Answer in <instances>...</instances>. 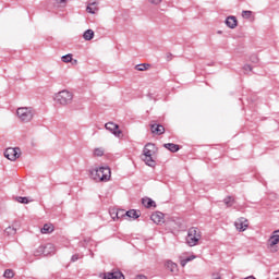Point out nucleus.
<instances>
[{"mask_svg": "<svg viewBox=\"0 0 279 279\" xmlns=\"http://www.w3.org/2000/svg\"><path fill=\"white\" fill-rule=\"evenodd\" d=\"M243 19H252V11H242Z\"/></svg>", "mask_w": 279, "mask_h": 279, "instance_id": "2f4dec72", "label": "nucleus"}, {"mask_svg": "<svg viewBox=\"0 0 279 279\" xmlns=\"http://www.w3.org/2000/svg\"><path fill=\"white\" fill-rule=\"evenodd\" d=\"M74 64H77V60H74Z\"/></svg>", "mask_w": 279, "mask_h": 279, "instance_id": "a18cd8bd", "label": "nucleus"}, {"mask_svg": "<svg viewBox=\"0 0 279 279\" xmlns=\"http://www.w3.org/2000/svg\"><path fill=\"white\" fill-rule=\"evenodd\" d=\"M168 267H170V271H173V269H175V267H178V265L173 262H168Z\"/></svg>", "mask_w": 279, "mask_h": 279, "instance_id": "f704fd0d", "label": "nucleus"}, {"mask_svg": "<svg viewBox=\"0 0 279 279\" xmlns=\"http://www.w3.org/2000/svg\"><path fill=\"white\" fill-rule=\"evenodd\" d=\"M96 173L98 174V182H104V172L101 170V167L100 168H96Z\"/></svg>", "mask_w": 279, "mask_h": 279, "instance_id": "7c9ffc66", "label": "nucleus"}, {"mask_svg": "<svg viewBox=\"0 0 279 279\" xmlns=\"http://www.w3.org/2000/svg\"><path fill=\"white\" fill-rule=\"evenodd\" d=\"M213 279H221V276H219V275H213Z\"/></svg>", "mask_w": 279, "mask_h": 279, "instance_id": "37998d69", "label": "nucleus"}, {"mask_svg": "<svg viewBox=\"0 0 279 279\" xmlns=\"http://www.w3.org/2000/svg\"><path fill=\"white\" fill-rule=\"evenodd\" d=\"M62 62L65 64H69V62H73V54L69 53L61 58Z\"/></svg>", "mask_w": 279, "mask_h": 279, "instance_id": "393cba45", "label": "nucleus"}, {"mask_svg": "<svg viewBox=\"0 0 279 279\" xmlns=\"http://www.w3.org/2000/svg\"><path fill=\"white\" fill-rule=\"evenodd\" d=\"M105 128L117 138H123V131L119 129V124H116L114 122H107Z\"/></svg>", "mask_w": 279, "mask_h": 279, "instance_id": "39448f33", "label": "nucleus"}, {"mask_svg": "<svg viewBox=\"0 0 279 279\" xmlns=\"http://www.w3.org/2000/svg\"><path fill=\"white\" fill-rule=\"evenodd\" d=\"M16 114L23 123H29L34 119V112L27 107H22L16 110Z\"/></svg>", "mask_w": 279, "mask_h": 279, "instance_id": "20e7f679", "label": "nucleus"}, {"mask_svg": "<svg viewBox=\"0 0 279 279\" xmlns=\"http://www.w3.org/2000/svg\"><path fill=\"white\" fill-rule=\"evenodd\" d=\"M4 234H7V236H14V234H16V228L14 227H8L4 230Z\"/></svg>", "mask_w": 279, "mask_h": 279, "instance_id": "5701e85b", "label": "nucleus"}, {"mask_svg": "<svg viewBox=\"0 0 279 279\" xmlns=\"http://www.w3.org/2000/svg\"><path fill=\"white\" fill-rule=\"evenodd\" d=\"M89 175L93 180H95L96 182H99V177L97 174V168L96 169H93L89 171Z\"/></svg>", "mask_w": 279, "mask_h": 279, "instance_id": "bb28decb", "label": "nucleus"}, {"mask_svg": "<svg viewBox=\"0 0 279 279\" xmlns=\"http://www.w3.org/2000/svg\"><path fill=\"white\" fill-rule=\"evenodd\" d=\"M223 204L227 206V208H232V206H234V204H236V201L232 196H227L223 199Z\"/></svg>", "mask_w": 279, "mask_h": 279, "instance_id": "f3484780", "label": "nucleus"}, {"mask_svg": "<svg viewBox=\"0 0 279 279\" xmlns=\"http://www.w3.org/2000/svg\"><path fill=\"white\" fill-rule=\"evenodd\" d=\"M57 3H59L60 5H65L66 4V0H56Z\"/></svg>", "mask_w": 279, "mask_h": 279, "instance_id": "58836bf2", "label": "nucleus"}, {"mask_svg": "<svg viewBox=\"0 0 279 279\" xmlns=\"http://www.w3.org/2000/svg\"><path fill=\"white\" fill-rule=\"evenodd\" d=\"M142 204L145 208H156V202L149 197L142 198Z\"/></svg>", "mask_w": 279, "mask_h": 279, "instance_id": "ddd939ff", "label": "nucleus"}, {"mask_svg": "<svg viewBox=\"0 0 279 279\" xmlns=\"http://www.w3.org/2000/svg\"><path fill=\"white\" fill-rule=\"evenodd\" d=\"M54 101L61 106H69L73 101V94L69 90H61L54 96Z\"/></svg>", "mask_w": 279, "mask_h": 279, "instance_id": "7ed1b4c3", "label": "nucleus"}, {"mask_svg": "<svg viewBox=\"0 0 279 279\" xmlns=\"http://www.w3.org/2000/svg\"><path fill=\"white\" fill-rule=\"evenodd\" d=\"M35 256H45V244H41L36 251Z\"/></svg>", "mask_w": 279, "mask_h": 279, "instance_id": "b1692460", "label": "nucleus"}, {"mask_svg": "<svg viewBox=\"0 0 279 279\" xmlns=\"http://www.w3.org/2000/svg\"><path fill=\"white\" fill-rule=\"evenodd\" d=\"M84 40H93L95 38V32L93 29H87L83 34Z\"/></svg>", "mask_w": 279, "mask_h": 279, "instance_id": "6ab92c4d", "label": "nucleus"}, {"mask_svg": "<svg viewBox=\"0 0 279 279\" xmlns=\"http://www.w3.org/2000/svg\"><path fill=\"white\" fill-rule=\"evenodd\" d=\"M21 156V148L15 147V148H7L4 151V158H8V160H16Z\"/></svg>", "mask_w": 279, "mask_h": 279, "instance_id": "423d86ee", "label": "nucleus"}, {"mask_svg": "<svg viewBox=\"0 0 279 279\" xmlns=\"http://www.w3.org/2000/svg\"><path fill=\"white\" fill-rule=\"evenodd\" d=\"M125 215L129 217V219H138V217H141V211H137L136 209H130L125 211Z\"/></svg>", "mask_w": 279, "mask_h": 279, "instance_id": "2eb2a0df", "label": "nucleus"}, {"mask_svg": "<svg viewBox=\"0 0 279 279\" xmlns=\"http://www.w3.org/2000/svg\"><path fill=\"white\" fill-rule=\"evenodd\" d=\"M15 199L19 204H29V198L25 196H16Z\"/></svg>", "mask_w": 279, "mask_h": 279, "instance_id": "a878e982", "label": "nucleus"}, {"mask_svg": "<svg viewBox=\"0 0 279 279\" xmlns=\"http://www.w3.org/2000/svg\"><path fill=\"white\" fill-rule=\"evenodd\" d=\"M243 226H247V220L246 219L243 220Z\"/></svg>", "mask_w": 279, "mask_h": 279, "instance_id": "c03bdc74", "label": "nucleus"}, {"mask_svg": "<svg viewBox=\"0 0 279 279\" xmlns=\"http://www.w3.org/2000/svg\"><path fill=\"white\" fill-rule=\"evenodd\" d=\"M110 215H111V217H112V219H117V211H110Z\"/></svg>", "mask_w": 279, "mask_h": 279, "instance_id": "79ce46f5", "label": "nucleus"}, {"mask_svg": "<svg viewBox=\"0 0 279 279\" xmlns=\"http://www.w3.org/2000/svg\"><path fill=\"white\" fill-rule=\"evenodd\" d=\"M158 151L156 144L147 143L143 149V160L148 167H156V160H154V154Z\"/></svg>", "mask_w": 279, "mask_h": 279, "instance_id": "f257e3e1", "label": "nucleus"}, {"mask_svg": "<svg viewBox=\"0 0 279 279\" xmlns=\"http://www.w3.org/2000/svg\"><path fill=\"white\" fill-rule=\"evenodd\" d=\"M161 2L162 0H149V3H153V5H158Z\"/></svg>", "mask_w": 279, "mask_h": 279, "instance_id": "4c0bfd02", "label": "nucleus"}, {"mask_svg": "<svg viewBox=\"0 0 279 279\" xmlns=\"http://www.w3.org/2000/svg\"><path fill=\"white\" fill-rule=\"evenodd\" d=\"M100 169L102 170L104 182H108V180H110V175H111L110 168H108V167H100Z\"/></svg>", "mask_w": 279, "mask_h": 279, "instance_id": "dca6fc26", "label": "nucleus"}, {"mask_svg": "<svg viewBox=\"0 0 279 279\" xmlns=\"http://www.w3.org/2000/svg\"><path fill=\"white\" fill-rule=\"evenodd\" d=\"M151 66L149 63H141L135 65L136 71H147Z\"/></svg>", "mask_w": 279, "mask_h": 279, "instance_id": "4be33fe9", "label": "nucleus"}, {"mask_svg": "<svg viewBox=\"0 0 279 279\" xmlns=\"http://www.w3.org/2000/svg\"><path fill=\"white\" fill-rule=\"evenodd\" d=\"M122 217H126L125 210L120 209L116 211V219H122Z\"/></svg>", "mask_w": 279, "mask_h": 279, "instance_id": "c756f323", "label": "nucleus"}, {"mask_svg": "<svg viewBox=\"0 0 279 279\" xmlns=\"http://www.w3.org/2000/svg\"><path fill=\"white\" fill-rule=\"evenodd\" d=\"M166 60H167V62H171V61L173 60V53L168 52V53L166 54Z\"/></svg>", "mask_w": 279, "mask_h": 279, "instance_id": "c9c22d12", "label": "nucleus"}, {"mask_svg": "<svg viewBox=\"0 0 279 279\" xmlns=\"http://www.w3.org/2000/svg\"><path fill=\"white\" fill-rule=\"evenodd\" d=\"M105 279H125V276L121 270L119 269H113L110 272H105L104 275Z\"/></svg>", "mask_w": 279, "mask_h": 279, "instance_id": "0eeeda50", "label": "nucleus"}, {"mask_svg": "<svg viewBox=\"0 0 279 279\" xmlns=\"http://www.w3.org/2000/svg\"><path fill=\"white\" fill-rule=\"evenodd\" d=\"M150 131L153 134H156L157 136H161V134H165V126L161 124L153 123L150 124Z\"/></svg>", "mask_w": 279, "mask_h": 279, "instance_id": "1a4fd4ad", "label": "nucleus"}, {"mask_svg": "<svg viewBox=\"0 0 279 279\" xmlns=\"http://www.w3.org/2000/svg\"><path fill=\"white\" fill-rule=\"evenodd\" d=\"M163 147L165 149H168V151H171V154H177V151H180V149H182V146L174 143L163 144Z\"/></svg>", "mask_w": 279, "mask_h": 279, "instance_id": "f8f14e48", "label": "nucleus"}, {"mask_svg": "<svg viewBox=\"0 0 279 279\" xmlns=\"http://www.w3.org/2000/svg\"><path fill=\"white\" fill-rule=\"evenodd\" d=\"M243 219L245 218H241L238 222L234 223L236 230H239V232H245V229L247 228V225L243 226Z\"/></svg>", "mask_w": 279, "mask_h": 279, "instance_id": "aec40b11", "label": "nucleus"}, {"mask_svg": "<svg viewBox=\"0 0 279 279\" xmlns=\"http://www.w3.org/2000/svg\"><path fill=\"white\" fill-rule=\"evenodd\" d=\"M4 278H14V270L13 269H7L3 274Z\"/></svg>", "mask_w": 279, "mask_h": 279, "instance_id": "c85d7f7f", "label": "nucleus"}, {"mask_svg": "<svg viewBox=\"0 0 279 279\" xmlns=\"http://www.w3.org/2000/svg\"><path fill=\"white\" fill-rule=\"evenodd\" d=\"M270 247L278 245L279 243V230L275 231V234L268 240Z\"/></svg>", "mask_w": 279, "mask_h": 279, "instance_id": "4468645a", "label": "nucleus"}, {"mask_svg": "<svg viewBox=\"0 0 279 279\" xmlns=\"http://www.w3.org/2000/svg\"><path fill=\"white\" fill-rule=\"evenodd\" d=\"M53 230V226L51 225H44L41 228V234H51V231Z\"/></svg>", "mask_w": 279, "mask_h": 279, "instance_id": "412c9836", "label": "nucleus"}, {"mask_svg": "<svg viewBox=\"0 0 279 279\" xmlns=\"http://www.w3.org/2000/svg\"><path fill=\"white\" fill-rule=\"evenodd\" d=\"M76 260H80V254H74L71 258L72 263H75Z\"/></svg>", "mask_w": 279, "mask_h": 279, "instance_id": "e433bc0d", "label": "nucleus"}, {"mask_svg": "<svg viewBox=\"0 0 279 279\" xmlns=\"http://www.w3.org/2000/svg\"><path fill=\"white\" fill-rule=\"evenodd\" d=\"M226 25L227 27H230V29L236 28L239 25V21L236 20V16L230 15L226 19Z\"/></svg>", "mask_w": 279, "mask_h": 279, "instance_id": "9b49d317", "label": "nucleus"}, {"mask_svg": "<svg viewBox=\"0 0 279 279\" xmlns=\"http://www.w3.org/2000/svg\"><path fill=\"white\" fill-rule=\"evenodd\" d=\"M250 60H251V62H253V64H258V56L252 54L250 57Z\"/></svg>", "mask_w": 279, "mask_h": 279, "instance_id": "473e14b6", "label": "nucleus"}, {"mask_svg": "<svg viewBox=\"0 0 279 279\" xmlns=\"http://www.w3.org/2000/svg\"><path fill=\"white\" fill-rule=\"evenodd\" d=\"M97 10H99V8H97V2H92L86 8V12H88L89 14H95Z\"/></svg>", "mask_w": 279, "mask_h": 279, "instance_id": "a211bd4d", "label": "nucleus"}, {"mask_svg": "<svg viewBox=\"0 0 279 279\" xmlns=\"http://www.w3.org/2000/svg\"><path fill=\"white\" fill-rule=\"evenodd\" d=\"M191 260H195V255L187 256L185 259H182V260H181V266H182V267H185V265H186L187 263H191Z\"/></svg>", "mask_w": 279, "mask_h": 279, "instance_id": "cd10ccee", "label": "nucleus"}, {"mask_svg": "<svg viewBox=\"0 0 279 279\" xmlns=\"http://www.w3.org/2000/svg\"><path fill=\"white\" fill-rule=\"evenodd\" d=\"M199 239H202V231L197 227H192L187 231L186 243L190 247H195L197 243H199Z\"/></svg>", "mask_w": 279, "mask_h": 279, "instance_id": "f03ea898", "label": "nucleus"}, {"mask_svg": "<svg viewBox=\"0 0 279 279\" xmlns=\"http://www.w3.org/2000/svg\"><path fill=\"white\" fill-rule=\"evenodd\" d=\"M135 279H147V276H145V275H137Z\"/></svg>", "mask_w": 279, "mask_h": 279, "instance_id": "a19ab883", "label": "nucleus"}, {"mask_svg": "<svg viewBox=\"0 0 279 279\" xmlns=\"http://www.w3.org/2000/svg\"><path fill=\"white\" fill-rule=\"evenodd\" d=\"M243 69L244 71H252V65L245 64Z\"/></svg>", "mask_w": 279, "mask_h": 279, "instance_id": "ea45409f", "label": "nucleus"}, {"mask_svg": "<svg viewBox=\"0 0 279 279\" xmlns=\"http://www.w3.org/2000/svg\"><path fill=\"white\" fill-rule=\"evenodd\" d=\"M150 219L157 226H161V223H165V214H162L161 211H156L150 216Z\"/></svg>", "mask_w": 279, "mask_h": 279, "instance_id": "6e6552de", "label": "nucleus"}, {"mask_svg": "<svg viewBox=\"0 0 279 279\" xmlns=\"http://www.w3.org/2000/svg\"><path fill=\"white\" fill-rule=\"evenodd\" d=\"M94 156H104V150L101 148H96L94 150Z\"/></svg>", "mask_w": 279, "mask_h": 279, "instance_id": "72a5a7b5", "label": "nucleus"}, {"mask_svg": "<svg viewBox=\"0 0 279 279\" xmlns=\"http://www.w3.org/2000/svg\"><path fill=\"white\" fill-rule=\"evenodd\" d=\"M56 254V246L52 243L44 244V256H53Z\"/></svg>", "mask_w": 279, "mask_h": 279, "instance_id": "9d476101", "label": "nucleus"}]
</instances>
